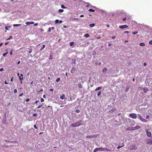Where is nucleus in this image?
Instances as JSON below:
<instances>
[{"label":"nucleus","instance_id":"34","mask_svg":"<svg viewBox=\"0 0 152 152\" xmlns=\"http://www.w3.org/2000/svg\"><path fill=\"white\" fill-rule=\"evenodd\" d=\"M74 42H71L70 43V46H72L73 44H74Z\"/></svg>","mask_w":152,"mask_h":152},{"label":"nucleus","instance_id":"20","mask_svg":"<svg viewBox=\"0 0 152 152\" xmlns=\"http://www.w3.org/2000/svg\"><path fill=\"white\" fill-rule=\"evenodd\" d=\"M95 24H91L89 25V26L91 27H93L94 26Z\"/></svg>","mask_w":152,"mask_h":152},{"label":"nucleus","instance_id":"33","mask_svg":"<svg viewBox=\"0 0 152 152\" xmlns=\"http://www.w3.org/2000/svg\"><path fill=\"white\" fill-rule=\"evenodd\" d=\"M106 148H101V151H105Z\"/></svg>","mask_w":152,"mask_h":152},{"label":"nucleus","instance_id":"35","mask_svg":"<svg viewBox=\"0 0 152 152\" xmlns=\"http://www.w3.org/2000/svg\"><path fill=\"white\" fill-rule=\"evenodd\" d=\"M19 79L21 80V83H22V81L21 80H23V77H19Z\"/></svg>","mask_w":152,"mask_h":152},{"label":"nucleus","instance_id":"63","mask_svg":"<svg viewBox=\"0 0 152 152\" xmlns=\"http://www.w3.org/2000/svg\"><path fill=\"white\" fill-rule=\"evenodd\" d=\"M115 36H113V37H112V38L113 39H115Z\"/></svg>","mask_w":152,"mask_h":152},{"label":"nucleus","instance_id":"59","mask_svg":"<svg viewBox=\"0 0 152 152\" xmlns=\"http://www.w3.org/2000/svg\"><path fill=\"white\" fill-rule=\"evenodd\" d=\"M39 102V101H38V100H37L35 102V103H36V104H37L38 102Z\"/></svg>","mask_w":152,"mask_h":152},{"label":"nucleus","instance_id":"30","mask_svg":"<svg viewBox=\"0 0 152 152\" xmlns=\"http://www.w3.org/2000/svg\"><path fill=\"white\" fill-rule=\"evenodd\" d=\"M79 85V87L80 88H82V86L81 84L79 83L78 84Z\"/></svg>","mask_w":152,"mask_h":152},{"label":"nucleus","instance_id":"38","mask_svg":"<svg viewBox=\"0 0 152 152\" xmlns=\"http://www.w3.org/2000/svg\"><path fill=\"white\" fill-rule=\"evenodd\" d=\"M149 44L150 45H152V40H150L149 42Z\"/></svg>","mask_w":152,"mask_h":152},{"label":"nucleus","instance_id":"13","mask_svg":"<svg viewBox=\"0 0 152 152\" xmlns=\"http://www.w3.org/2000/svg\"><path fill=\"white\" fill-rule=\"evenodd\" d=\"M21 25L20 24H14L13 25V26L14 27H16V26H20Z\"/></svg>","mask_w":152,"mask_h":152},{"label":"nucleus","instance_id":"55","mask_svg":"<svg viewBox=\"0 0 152 152\" xmlns=\"http://www.w3.org/2000/svg\"><path fill=\"white\" fill-rule=\"evenodd\" d=\"M146 63H144V64H143V65L144 66H146Z\"/></svg>","mask_w":152,"mask_h":152},{"label":"nucleus","instance_id":"8","mask_svg":"<svg viewBox=\"0 0 152 152\" xmlns=\"http://www.w3.org/2000/svg\"><path fill=\"white\" fill-rule=\"evenodd\" d=\"M26 25H29L30 24H32L34 23V22L33 21L28 22L27 21L26 22Z\"/></svg>","mask_w":152,"mask_h":152},{"label":"nucleus","instance_id":"62","mask_svg":"<svg viewBox=\"0 0 152 152\" xmlns=\"http://www.w3.org/2000/svg\"><path fill=\"white\" fill-rule=\"evenodd\" d=\"M13 77H12L11 79V80H10V81L11 82H12L13 81Z\"/></svg>","mask_w":152,"mask_h":152},{"label":"nucleus","instance_id":"7","mask_svg":"<svg viewBox=\"0 0 152 152\" xmlns=\"http://www.w3.org/2000/svg\"><path fill=\"white\" fill-rule=\"evenodd\" d=\"M128 27V26L126 25H124L120 26H119V28L121 29H124Z\"/></svg>","mask_w":152,"mask_h":152},{"label":"nucleus","instance_id":"42","mask_svg":"<svg viewBox=\"0 0 152 152\" xmlns=\"http://www.w3.org/2000/svg\"><path fill=\"white\" fill-rule=\"evenodd\" d=\"M122 20L124 21H125L126 20V17L125 18H123L122 19Z\"/></svg>","mask_w":152,"mask_h":152},{"label":"nucleus","instance_id":"3","mask_svg":"<svg viewBox=\"0 0 152 152\" xmlns=\"http://www.w3.org/2000/svg\"><path fill=\"white\" fill-rule=\"evenodd\" d=\"M137 117H138V118L139 119H140L141 121H143L145 122H147V121L145 119H144V118L142 117V116L141 114H138Z\"/></svg>","mask_w":152,"mask_h":152},{"label":"nucleus","instance_id":"4","mask_svg":"<svg viewBox=\"0 0 152 152\" xmlns=\"http://www.w3.org/2000/svg\"><path fill=\"white\" fill-rule=\"evenodd\" d=\"M129 116L130 117L133 119H136L137 118V115L135 113L130 114Z\"/></svg>","mask_w":152,"mask_h":152},{"label":"nucleus","instance_id":"56","mask_svg":"<svg viewBox=\"0 0 152 152\" xmlns=\"http://www.w3.org/2000/svg\"><path fill=\"white\" fill-rule=\"evenodd\" d=\"M84 16V15H81L80 16V17L81 18L82 17H83Z\"/></svg>","mask_w":152,"mask_h":152},{"label":"nucleus","instance_id":"12","mask_svg":"<svg viewBox=\"0 0 152 152\" xmlns=\"http://www.w3.org/2000/svg\"><path fill=\"white\" fill-rule=\"evenodd\" d=\"M84 36L86 37H88L90 36V35L88 34H84Z\"/></svg>","mask_w":152,"mask_h":152},{"label":"nucleus","instance_id":"45","mask_svg":"<svg viewBox=\"0 0 152 152\" xmlns=\"http://www.w3.org/2000/svg\"><path fill=\"white\" fill-rule=\"evenodd\" d=\"M150 118V116L149 115H147L146 116V118H147V119H148Z\"/></svg>","mask_w":152,"mask_h":152},{"label":"nucleus","instance_id":"50","mask_svg":"<svg viewBox=\"0 0 152 152\" xmlns=\"http://www.w3.org/2000/svg\"><path fill=\"white\" fill-rule=\"evenodd\" d=\"M8 43H9V42H6L5 43V45H7L8 44Z\"/></svg>","mask_w":152,"mask_h":152},{"label":"nucleus","instance_id":"21","mask_svg":"<svg viewBox=\"0 0 152 152\" xmlns=\"http://www.w3.org/2000/svg\"><path fill=\"white\" fill-rule=\"evenodd\" d=\"M45 45H43L42 47L41 48L40 50H42L45 47Z\"/></svg>","mask_w":152,"mask_h":152},{"label":"nucleus","instance_id":"6","mask_svg":"<svg viewBox=\"0 0 152 152\" xmlns=\"http://www.w3.org/2000/svg\"><path fill=\"white\" fill-rule=\"evenodd\" d=\"M146 143L148 144H150L152 145L151 140L148 138L146 140Z\"/></svg>","mask_w":152,"mask_h":152},{"label":"nucleus","instance_id":"57","mask_svg":"<svg viewBox=\"0 0 152 152\" xmlns=\"http://www.w3.org/2000/svg\"><path fill=\"white\" fill-rule=\"evenodd\" d=\"M40 30L41 31H44V29L42 28L40 29Z\"/></svg>","mask_w":152,"mask_h":152},{"label":"nucleus","instance_id":"54","mask_svg":"<svg viewBox=\"0 0 152 152\" xmlns=\"http://www.w3.org/2000/svg\"><path fill=\"white\" fill-rule=\"evenodd\" d=\"M34 127L36 129H37V127L35 125H34Z\"/></svg>","mask_w":152,"mask_h":152},{"label":"nucleus","instance_id":"36","mask_svg":"<svg viewBox=\"0 0 152 152\" xmlns=\"http://www.w3.org/2000/svg\"><path fill=\"white\" fill-rule=\"evenodd\" d=\"M12 36H10L8 38L7 40H9V39L12 38Z\"/></svg>","mask_w":152,"mask_h":152},{"label":"nucleus","instance_id":"31","mask_svg":"<svg viewBox=\"0 0 152 152\" xmlns=\"http://www.w3.org/2000/svg\"><path fill=\"white\" fill-rule=\"evenodd\" d=\"M138 33V32L137 31H134L132 33V34H136Z\"/></svg>","mask_w":152,"mask_h":152},{"label":"nucleus","instance_id":"29","mask_svg":"<svg viewBox=\"0 0 152 152\" xmlns=\"http://www.w3.org/2000/svg\"><path fill=\"white\" fill-rule=\"evenodd\" d=\"M88 11L90 12H94V10L92 9H89Z\"/></svg>","mask_w":152,"mask_h":152},{"label":"nucleus","instance_id":"17","mask_svg":"<svg viewBox=\"0 0 152 152\" xmlns=\"http://www.w3.org/2000/svg\"><path fill=\"white\" fill-rule=\"evenodd\" d=\"M107 69L106 68H105L103 69V72H105L107 71Z\"/></svg>","mask_w":152,"mask_h":152},{"label":"nucleus","instance_id":"14","mask_svg":"<svg viewBox=\"0 0 152 152\" xmlns=\"http://www.w3.org/2000/svg\"><path fill=\"white\" fill-rule=\"evenodd\" d=\"M123 145H121V146H118L117 147V148L118 149H120V148H121V147H123L124 146V145L123 144H122Z\"/></svg>","mask_w":152,"mask_h":152},{"label":"nucleus","instance_id":"18","mask_svg":"<svg viewBox=\"0 0 152 152\" xmlns=\"http://www.w3.org/2000/svg\"><path fill=\"white\" fill-rule=\"evenodd\" d=\"M101 87H98L96 89V91H97V90H99L101 89Z\"/></svg>","mask_w":152,"mask_h":152},{"label":"nucleus","instance_id":"37","mask_svg":"<svg viewBox=\"0 0 152 152\" xmlns=\"http://www.w3.org/2000/svg\"><path fill=\"white\" fill-rule=\"evenodd\" d=\"M115 110H116V108H113L111 110V111H112V112H113V111H115Z\"/></svg>","mask_w":152,"mask_h":152},{"label":"nucleus","instance_id":"49","mask_svg":"<svg viewBox=\"0 0 152 152\" xmlns=\"http://www.w3.org/2000/svg\"><path fill=\"white\" fill-rule=\"evenodd\" d=\"M129 33V32L128 31H126L124 32V33Z\"/></svg>","mask_w":152,"mask_h":152},{"label":"nucleus","instance_id":"40","mask_svg":"<svg viewBox=\"0 0 152 152\" xmlns=\"http://www.w3.org/2000/svg\"><path fill=\"white\" fill-rule=\"evenodd\" d=\"M44 101V99L43 98H41V102H43Z\"/></svg>","mask_w":152,"mask_h":152},{"label":"nucleus","instance_id":"43","mask_svg":"<svg viewBox=\"0 0 152 152\" xmlns=\"http://www.w3.org/2000/svg\"><path fill=\"white\" fill-rule=\"evenodd\" d=\"M48 31L49 32H50L51 31V28L50 27H49V29H48Z\"/></svg>","mask_w":152,"mask_h":152},{"label":"nucleus","instance_id":"22","mask_svg":"<svg viewBox=\"0 0 152 152\" xmlns=\"http://www.w3.org/2000/svg\"><path fill=\"white\" fill-rule=\"evenodd\" d=\"M65 96H60V99H63L64 98Z\"/></svg>","mask_w":152,"mask_h":152},{"label":"nucleus","instance_id":"61","mask_svg":"<svg viewBox=\"0 0 152 152\" xmlns=\"http://www.w3.org/2000/svg\"><path fill=\"white\" fill-rule=\"evenodd\" d=\"M62 22V20H59V23H61Z\"/></svg>","mask_w":152,"mask_h":152},{"label":"nucleus","instance_id":"24","mask_svg":"<svg viewBox=\"0 0 152 152\" xmlns=\"http://www.w3.org/2000/svg\"><path fill=\"white\" fill-rule=\"evenodd\" d=\"M60 77H58L56 80V82H58L60 80Z\"/></svg>","mask_w":152,"mask_h":152},{"label":"nucleus","instance_id":"53","mask_svg":"<svg viewBox=\"0 0 152 152\" xmlns=\"http://www.w3.org/2000/svg\"><path fill=\"white\" fill-rule=\"evenodd\" d=\"M4 69L3 68H1L0 69V71H3Z\"/></svg>","mask_w":152,"mask_h":152},{"label":"nucleus","instance_id":"10","mask_svg":"<svg viewBox=\"0 0 152 152\" xmlns=\"http://www.w3.org/2000/svg\"><path fill=\"white\" fill-rule=\"evenodd\" d=\"M126 130L127 131H132L134 130L133 127H129L126 129Z\"/></svg>","mask_w":152,"mask_h":152},{"label":"nucleus","instance_id":"39","mask_svg":"<svg viewBox=\"0 0 152 152\" xmlns=\"http://www.w3.org/2000/svg\"><path fill=\"white\" fill-rule=\"evenodd\" d=\"M99 12H101V13H102V14L103 15L104 12H103V11H102V10H100Z\"/></svg>","mask_w":152,"mask_h":152},{"label":"nucleus","instance_id":"19","mask_svg":"<svg viewBox=\"0 0 152 152\" xmlns=\"http://www.w3.org/2000/svg\"><path fill=\"white\" fill-rule=\"evenodd\" d=\"M80 111V110L79 109H76L75 110V112L77 113H79Z\"/></svg>","mask_w":152,"mask_h":152},{"label":"nucleus","instance_id":"51","mask_svg":"<svg viewBox=\"0 0 152 152\" xmlns=\"http://www.w3.org/2000/svg\"><path fill=\"white\" fill-rule=\"evenodd\" d=\"M29 100H30L29 99H27L26 100V102H28V101H29Z\"/></svg>","mask_w":152,"mask_h":152},{"label":"nucleus","instance_id":"15","mask_svg":"<svg viewBox=\"0 0 152 152\" xmlns=\"http://www.w3.org/2000/svg\"><path fill=\"white\" fill-rule=\"evenodd\" d=\"M139 45L140 46H144L145 45V44L144 43H140L139 44Z\"/></svg>","mask_w":152,"mask_h":152},{"label":"nucleus","instance_id":"46","mask_svg":"<svg viewBox=\"0 0 152 152\" xmlns=\"http://www.w3.org/2000/svg\"><path fill=\"white\" fill-rule=\"evenodd\" d=\"M101 94V91H99L97 94V95H100Z\"/></svg>","mask_w":152,"mask_h":152},{"label":"nucleus","instance_id":"44","mask_svg":"<svg viewBox=\"0 0 152 152\" xmlns=\"http://www.w3.org/2000/svg\"><path fill=\"white\" fill-rule=\"evenodd\" d=\"M74 67H73L72 68V70H71V72H72V73H73V69H74Z\"/></svg>","mask_w":152,"mask_h":152},{"label":"nucleus","instance_id":"60","mask_svg":"<svg viewBox=\"0 0 152 152\" xmlns=\"http://www.w3.org/2000/svg\"><path fill=\"white\" fill-rule=\"evenodd\" d=\"M4 83L5 84H8V83L6 81H5V82H4Z\"/></svg>","mask_w":152,"mask_h":152},{"label":"nucleus","instance_id":"9","mask_svg":"<svg viewBox=\"0 0 152 152\" xmlns=\"http://www.w3.org/2000/svg\"><path fill=\"white\" fill-rule=\"evenodd\" d=\"M133 127L134 130L135 129H139L141 128V127L139 126H136Z\"/></svg>","mask_w":152,"mask_h":152},{"label":"nucleus","instance_id":"41","mask_svg":"<svg viewBox=\"0 0 152 152\" xmlns=\"http://www.w3.org/2000/svg\"><path fill=\"white\" fill-rule=\"evenodd\" d=\"M37 113H34L33 114V116L34 117H35L36 116H37Z\"/></svg>","mask_w":152,"mask_h":152},{"label":"nucleus","instance_id":"11","mask_svg":"<svg viewBox=\"0 0 152 152\" xmlns=\"http://www.w3.org/2000/svg\"><path fill=\"white\" fill-rule=\"evenodd\" d=\"M148 88H144L143 89V91L145 93H146L147 91H148Z\"/></svg>","mask_w":152,"mask_h":152},{"label":"nucleus","instance_id":"64","mask_svg":"<svg viewBox=\"0 0 152 152\" xmlns=\"http://www.w3.org/2000/svg\"><path fill=\"white\" fill-rule=\"evenodd\" d=\"M63 27L65 28H66L67 27L66 26H64Z\"/></svg>","mask_w":152,"mask_h":152},{"label":"nucleus","instance_id":"27","mask_svg":"<svg viewBox=\"0 0 152 152\" xmlns=\"http://www.w3.org/2000/svg\"><path fill=\"white\" fill-rule=\"evenodd\" d=\"M64 10L62 9H59L58 10V12H64Z\"/></svg>","mask_w":152,"mask_h":152},{"label":"nucleus","instance_id":"47","mask_svg":"<svg viewBox=\"0 0 152 152\" xmlns=\"http://www.w3.org/2000/svg\"><path fill=\"white\" fill-rule=\"evenodd\" d=\"M42 106V105H39V106L37 107V108H40V107H41V106Z\"/></svg>","mask_w":152,"mask_h":152},{"label":"nucleus","instance_id":"16","mask_svg":"<svg viewBox=\"0 0 152 152\" xmlns=\"http://www.w3.org/2000/svg\"><path fill=\"white\" fill-rule=\"evenodd\" d=\"M8 53V52L7 51V52L4 53L2 54V56H6Z\"/></svg>","mask_w":152,"mask_h":152},{"label":"nucleus","instance_id":"58","mask_svg":"<svg viewBox=\"0 0 152 152\" xmlns=\"http://www.w3.org/2000/svg\"><path fill=\"white\" fill-rule=\"evenodd\" d=\"M12 50L10 52V54L11 55H12Z\"/></svg>","mask_w":152,"mask_h":152},{"label":"nucleus","instance_id":"25","mask_svg":"<svg viewBox=\"0 0 152 152\" xmlns=\"http://www.w3.org/2000/svg\"><path fill=\"white\" fill-rule=\"evenodd\" d=\"M99 150L101 151V148H96V152L98 151Z\"/></svg>","mask_w":152,"mask_h":152},{"label":"nucleus","instance_id":"2","mask_svg":"<svg viewBox=\"0 0 152 152\" xmlns=\"http://www.w3.org/2000/svg\"><path fill=\"white\" fill-rule=\"evenodd\" d=\"M129 148L131 150H135L137 148L135 144H132L129 146Z\"/></svg>","mask_w":152,"mask_h":152},{"label":"nucleus","instance_id":"28","mask_svg":"<svg viewBox=\"0 0 152 152\" xmlns=\"http://www.w3.org/2000/svg\"><path fill=\"white\" fill-rule=\"evenodd\" d=\"M32 52V49L31 48L29 49L28 52L29 53H31Z\"/></svg>","mask_w":152,"mask_h":152},{"label":"nucleus","instance_id":"52","mask_svg":"<svg viewBox=\"0 0 152 152\" xmlns=\"http://www.w3.org/2000/svg\"><path fill=\"white\" fill-rule=\"evenodd\" d=\"M14 93H16L17 92V90L16 89H15L14 90Z\"/></svg>","mask_w":152,"mask_h":152},{"label":"nucleus","instance_id":"26","mask_svg":"<svg viewBox=\"0 0 152 152\" xmlns=\"http://www.w3.org/2000/svg\"><path fill=\"white\" fill-rule=\"evenodd\" d=\"M61 7L63 9H65L66 8V7L63 5H61Z\"/></svg>","mask_w":152,"mask_h":152},{"label":"nucleus","instance_id":"5","mask_svg":"<svg viewBox=\"0 0 152 152\" xmlns=\"http://www.w3.org/2000/svg\"><path fill=\"white\" fill-rule=\"evenodd\" d=\"M145 132L146 133L147 135L149 137L151 136L152 135L151 132L150 131H148V129H145Z\"/></svg>","mask_w":152,"mask_h":152},{"label":"nucleus","instance_id":"48","mask_svg":"<svg viewBox=\"0 0 152 152\" xmlns=\"http://www.w3.org/2000/svg\"><path fill=\"white\" fill-rule=\"evenodd\" d=\"M38 23H35L34 24V26H37L38 25Z\"/></svg>","mask_w":152,"mask_h":152},{"label":"nucleus","instance_id":"1","mask_svg":"<svg viewBox=\"0 0 152 152\" xmlns=\"http://www.w3.org/2000/svg\"><path fill=\"white\" fill-rule=\"evenodd\" d=\"M82 124V121L80 120L72 124V125L74 127H76L81 126Z\"/></svg>","mask_w":152,"mask_h":152},{"label":"nucleus","instance_id":"23","mask_svg":"<svg viewBox=\"0 0 152 152\" xmlns=\"http://www.w3.org/2000/svg\"><path fill=\"white\" fill-rule=\"evenodd\" d=\"M53 59V55H50V56L49 59Z\"/></svg>","mask_w":152,"mask_h":152},{"label":"nucleus","instance_id":"32","mask_svg":"<svg viewBox=\"0 0 152 152\" xmlns=\"http://www.w3.org/2000/svg\"><path fill=\"white\" fill-rule=\"evenodd\" d=\"M59 20H58L57 19L55 20V23H59Z\"/></svg>","mask_w":152,"mask_h":152}]
</instances>
